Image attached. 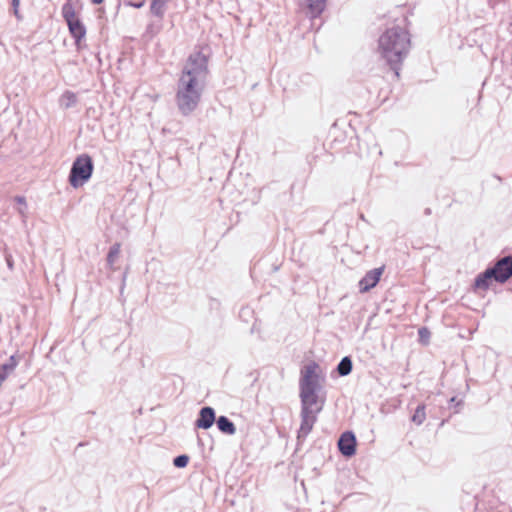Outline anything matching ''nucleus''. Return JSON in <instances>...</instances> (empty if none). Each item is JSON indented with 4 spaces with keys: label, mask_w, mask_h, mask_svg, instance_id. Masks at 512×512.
Listing matches in <instances>:
<instances>
[{
    "label": "nucleus",
    "mask_w": 512,
    "mask_h": 512,
    "mask_svg": "<svg viewBox=\"0 0 512 512\" xmlns=\"http://www.w3.org/2000/svg\"><path fill=\"white\" fill-rule=\"evenodd\" d=\"M209 57L201 49L187 57L176 85L175 101L181 115L189 116L198 107L209 75Z\"/></svg>",
    "instance_id": "f257e3e1"
},
{
    "label": "nucleus",
    "mask_w": 512,
    "mask_h": 512,
    "mask_svg": "<svg viewBox=\"0 0 512 512\" xmlns=\"http://www.w3.org/2000/svg\"><path fill=\"white\" fill-rule=\"evenodd\" d=\"M320 365L312 360L300 370L299 398L301 404V423L297 431V441L302 443L312 431L322 411L325 399L319 393L322 390Z\"/></svg>",
    "instance_id": "f03ea898"
},
{
    "label": "nucleus",
    "mask_w": 512,
    "mask_h": 512,
    "mask_svg": "<svg viewBox=\"0 0 512 512\" xmlns=\"http://www.w3.org/2000/svg\"><path fill=\"white\" fill-rule=\"evenodd\" d=\"M410 47V34L399 25L387 28L378 39V50L381 58L397 78L400 77L402 63L407 57Z\"/></svg>",
    "instance_id": "7ed1b4c3"
},
{
    "label": "nucleus",
    "mask_w": 512,
    "mask_h": 512,
    "mask_svg": "<svg viewBox=\"0 0 512 512\" xmlns=\"http://www.w3.org/2000/svg\"><path fill=\"white\" fill-rule=\"evenodd\" d=\"M93 172V158L88 153L79 154L72 162L68 175V183L72 188L78 189L91 179Z\"/></svg>",
    "instance_id": "20e7f679"
},
{
    "label": "nucleus",
    "mask_w": 512,
    "mask_h": 512,
    "mask_svg": "<svg viewBox=\"0 0 512 512\" xmlns=\"http://www.w3.org/2000/svg\"><path fill=\"white\" fill-rule=\"evenodd\" d=\"M61 15L68 27L70 36L73 38L76 49H82V41L86 37V26L77 15L72 0H66L61 7Z\"/></svg>",
    "instance_id": "39448f33"
},
{
    "label": "nucleus",
    "mask_w": 512,
    "mask_h": 512,
    "mask_svg": "<svg viewBox=\"0 0 512 512\" xmlns=\"http://www.w3.org/2000/svg\"><path fill=\"white\" fill-rule=\"evenodd\" d=\"M337 447L343 457L349 459L355 456L357 452V438L355 433L351 430L344 431L337 441Z\"/></svg>",
    "instance_id": "423d86ee"
},
{
    "label": "nucleus",
    "mask_w": 512,
    "mask_h": 512,
    "mask_svg": "<svg viewBox=\"0 0 512 512\" xmlns=\"http://www.w3.org/2000/svg\"><path fill=\"white\" fill-rule=\"evenodd\" d=\"M489 267L492 270L494 280L503 284L512 277V256H505Z\"/></svg>",
    "instance_id": "0eeeda50"
},
{
    "label": "nucleus",
    "mask_w": 512,
    "mask_h": 512,
    "mask_svg": "<svg viewBox=\"0 0 512 512\" xmlns=\"http://www.w3.org/2000/svg\"><path fill=\"white\" fill-rule=\"evenodd\" d=\"M385 266L382 265L377 268H373L365 273V275L359 280L358 288L361 294L369 292L371 289L377 286L380 282L381 277L384 273Z\"/></svg>",
    "instance_id": "6e6552de"
},
{
    "label": "nucleus",
    "mask_w": 512,
    "mask_h": 512,
    "mask_svg": "<svg viewBox=\"0 0 512 512\" xmlns=\"http://www.w3.org/2000/svg\"><path fill=\"white\" fill-rule=\"evenodd\" d=\"M217 420L216 411L211 406H203L199 409L194 421V429H210Z\"/></svg>",
    "instance_id": "1a4fd4ad"
},
{
    "label": "nucleus",
    "mask_w": 512,
    "mask_h": 512,
    "mask_svg": "<svg viewBox=\"0 0 512 512\" xmlns=\"http://www.w3.org/2000/svg\"><path fill=\"white\" fill-rule=\"evenodd\" d=\"M493 281H495L494 276H493L492 270L488 266L483 272H480L474 278V282L472 285L473 290L474 291H477V290L487 291L490 288V286L492 285Z\"/></svg>",
    "instance_id": "9d476101"
},
{
    "label": "nucleus",
    "mask_w": 512,
    "mask_h": 512,
    "mask_svg": "<svg viewBox=\"0 0 512 512\" xmlns=\"http://www.w3.org/2000/svg\"><path fill=\"white\" fill-rule=\"evenodd\" d=\"M311 19L319 18L326 9L327 0H304Z\"/></svg>",
    "instance_id": "9b49d317"
},
{
    "label": "nucleus",
    "mask_w": 512,
    "mask_h": 512,
    "mask_svg": "<svg viewBox=\"0 0 512 512\" xmlns=\"http://www.w3.org/2000/svg\"><path fill=\"white\" fill-rule=\"evenodd\" d=\"M215 424L217 426V429L224 435L232 436L237 431L234 422L225 415L217 417Z\"/></svg>",
    "instance_id": "f8f14e48"
},
{
    "label": "nucleus",
    "mask_w": 512,
    "mask_h": 512,
    "mask_svg": "<svg viewBox=\"0 0 512 512\" xmlns=\"http://www.w3.org/2000/svg\"><path fill=\"white\" fill-rule=\"evenodd\" d=\"M19 357L17 355H11L9 359L0 365V380L4 382L7 377L15 370L19 364Z\"/></svg>",
    "instance_id": "ddd939ff"
},
{
    "label": "nucleus",
    "mask_w": 512,
    "mask_h": 512,
    "mask_svg": "<svg viewBox=\"0 0 512 512\" xmlns=\"http://www.w3.org/2000/svg\"><path fill=\"white\" fill-rule=\"evenodd\" d=\"M170 1L171 0H151L150 13L162 20L166 12L167 4Z\"/></svg>",
    "instance_id": "4468645a"
},
{
    "label": "nucleus",
    "mask_w": 512,
    "mask_h": 512,
    "mask_svg": "<svg viewBox=\"0 0 512 512\" xmlns=\"http://www.w3.org/2000/svg\"><path fill=\"white\" fill-rule=\"evenodd\" d=\"M353 370V361L351 356H344L337 364L335 371L339 376H348Z\"/></svg>",
    "instance_id": "2eb2a0df"
},
{
    "label": "nucleus",
    "mask_w": 512,
    "mask_h": 512,
    "mask_svg": "<svg viewBox=\"0 0 512 512\" xmlns=\"http://www.w3.org/2000/svg\"><path fill=\"white\" fill-rule=\"evenodd\" d=\"M426 406L425 404H419L414 413L411 415V421L416 425H421L426 419Z\"/></svg>",
    "instance_id": "dca6fc26"
},
{
    "label": "nucleus",
    "mask_w": 512,
    "mask_h": 512,
    "mask_svg": "<svg viewBox=\"0 0 512 512\" xmlns=\"http://www.w3.org/2000/svg\"><path fill=\"white\" fill-rule=\"evenodd\" d=\"M120 249H121V244L119 242H115L113 245L110 246L107 257H106L107 265L109 267H112L114 265L116 259L118 258L119 254H120Z\"/></svg>",
    "instance_id": "f3484780"
},
{
    "label": "nucleus",
    "mask_w": 512,
    "mask_h": 512,
    "mask_svg": "<svg viewBox=\"0 0 512 512\" xmlns=\"http://www.w3.org/2000/svg\"><path fill=\"white\" fill-rule=\"evenodd\" d=\"M431 337V332L426 326L418 329V341L422 345H428Z\"/></svg>",
    "instance_id": "a211bd4d"
},
{
    "label": "nucleus",
    "mask_w": 512,
    "mask_h": 512,
    "mask_svg": "<svg viewBox=\"0 0 512 512\" xmlns=\"http://www.w3.org/2000/svg\"><path fill=\"white\" fill-rule=\"evenodd\" d=\"M463 405V399H460L457 396H453L448 400L449 409H452L454 414L459 413Z\"/></svg>",
    "instance_id": "6ab92c4d"
},
{
    "label": "nucleus",
    "mask_w": 512,
    "mask_h": 512,
    "mask_svg": "<svg viewBox=\"0 0 512 512\" xmlns=\"http://www.w3.org/2000/svg\"><path fill=\"white\" fill-rule=\"evenodd\" d=\"M190 461V457L187 454H179L173 458V465L176 468H185Z\"/></svg>",
    "instance_id": "aec40b11"
},
{
    "label": "nucleus",
    "mask_w": 512,
    "mask_h": 512,
    "mask_svg": "<svg viewBox=\"0 0 512 512\" xmlns=\"http://www.w3.org/2000/svg\"><path fill=\"white\" fill-rule=\"evenodd\" d=\"M14 201L17 204H19V206H21L20 208H18L19 214L24 215L25 214V209L27 207L26 198L24 196H22V195H16L14 197Z\"/></svg>",
    "instance_id": "412c9836"
},
{
    "label": "nucleus",
    "mask_w": 512,
    "mask_h": 512,
    "mask_svg": "<svg viewBox=\"0 0 512 512\" xmlns=\"http://www.w3.org/2000/svg\"><path fill=\"white\" fill-rule=\"evenodd\" d=\"M124 3L126 6L140 9V8L144 7L146 1L145 0H125Z\"/></svg>",
    "instance_id": "4be33fe9"
},
{
    "label": "nucleus",
    "mask_w": 512,
    "mask_h": 512,
    "mask_svg": "<svg viewBox=\"0 0 512 512\" xmlns=\"http://www.w3.org/2000/svg\"><path fill=\"white\" fill-rule=\"evenodd\" d=\"M63 96L68 100L67 107L74 105L77 101L76 95L71 91H66Z\"/></svg>",
    "instance_id": "5701e85b"
},
{
    "label": "nucleus",
    "mask_w": 512,
    "mask_h": 512,
    "mask_svg": "<svg viewBox=\"0 0 512 512\" xmlns=\"http://www.w3.org/2000/svg\"><path fill=\"white\" fill-rule=\"evenodd\" d=\"M220 307H221V303L218 299H216V298L209 299V308L211 310H219Z\"/></svg>",
    "instance_id": "b1692460"
},
{
    "label": "nucleus",
    "mask_w": 512,
    "mask_h": 512,
    "mask_svg": "<svg viewBox=\"0 0 512 512\" xmlns=\"http://www.w3.org/2000/svg\"><path fill=\"white\" fill-rule=\"evenodd\" d=\"M19 5H20V0H11V6L13 9V13L18 19H20Z\"/></svg>",
    "instance_id": "393cba45"
},
{
    "label": "nucleus",
    "mask_w": 512,
    "mask_h": 512,
    "mask_svg": "<svg viewBox=\"0 0 512 512\" xmlns=\"http://www.w3.org/2000/svg\"><path fill=\"white\" fill-rule=\"evenodd\" d=\"M146 33H150V34H154V25L153 24H148L147 27H146Z\"/></svg>",
    "instance_id": "a878e982"
},
{
    "label": "nucleus",
    "mask_w": 512,
    "mask_h": 512,
    "mask_svg": "<svg viewBox=\"0 0 512 512\" xmlns=\"http://www.w3.org/2000/svg\"><path fill=\"white\" fill-rule=\"evenodd\" d=\"M6 262H7V265L10 269L13 268V261L11 259V257H6Z\"/></svg>",
    "instance_id": "bb28decb"
},
{
    "label": "nucleus",
    "mask_w": 512,
    "mask_h": 512,
    "mask_svg": "<svg viewBox=\"0 0 512 512\" xmlns=\"http://www.w3.org/2000/svg\"><path fill=\"white\" fill-rule=\"evenodd\" d=\"M105 0H90V2L94 5H100L104 2Z\"/></svg>",
    "instance_id": "cd10ccee"
},
{
    "label": "nucleus",
    "mask_w": 512,
    "mask_h": 512,
    "mask_svg": "<svg viewBox=\"0 0 512 512\" xmlns=\"http://www.w3.org/2000/svg\"><path fill=\"white\" fill-rule=\"evenodd\" d=\"M431 213H432L431 208L427 207L424 209V215L429 216V215H431Z\"/></svg>",
    "instance_id": "c85d7f7f"
},
{
    "label": "nucleus",
    "mask_w": 512,
    "mask_h": 512,
    "mask_svg": "<svg viewBox=\"0 0 512 512\" xmlns=\"http://www.w3.org/2000/svg\"><path fill=\"white\" fill-rule=\"evenodd\" d=\"M86 445H87V442H79L78 445H77V448L84 447Z\"/></svg>",
    "instance_id": "c756f323"
},
{
    "label": "nucleus",
    "mask_w": 512,
    "mask_h": 512,
    "mask_svg": "<svg viewBox=\"0 0 512 512\" xmlns=\"http://www.w3.org/2000/svg\"><path fill=\"white\" fill-rule=\"evenodd\" d=\"M489 4L491 7H494V0H489Z\"/></svg>",
    "instance_id": "7c9ffc66"
},
{
    "label": "nucleus",
    "mask_w": 512,
    "mask_h": 512,
    "mask_svg": "<svg viewBox=\"0 0 512 512\" xmlns=\"http://www.w3.org/2000/svg\"><path fill=\"white\" fill-rule=\"evenodd\" d=\"M2 383H3V382L0 380V386L2 385Z\"/></svg>",
    "instance_id": "2f4dec72"
}]
</instances>
